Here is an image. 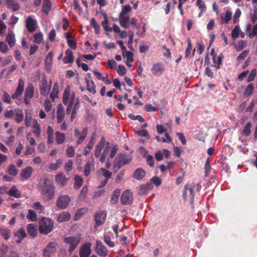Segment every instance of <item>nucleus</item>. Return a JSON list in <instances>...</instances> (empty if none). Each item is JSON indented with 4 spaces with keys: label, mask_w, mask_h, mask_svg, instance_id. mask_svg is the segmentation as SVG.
I'll use <instances>...</instances> for the list:
<instances>
[{
    "label": "nucleus",
    "mask_w": 257,
    "mask_h": 257,
    "mask_svg": "<svg viewBox=\"0 0 257 257\" xmlns=\"http://www.w3.org/2000/svg\"><path fill=\"white\" fill-rule=\"evenodd\" d=\"M59 93V86L57 82L55 83L53 86V89L52 92L50 93V97L52 100L54 101L55 98H57L58 96Z\"/></svg>",
    "instance_id": "obj_32"
},
{
    "label": "nucleus",
    "mask_w": 257,
    "mask_h": 257,
    "mask_svg": "<svg viewBox=\"0 0 257 257\" xmlns=\"http://www.w3.org/2000/svg\"><path fill=\"white\" fill-rule=\"evenodd\" d=\"M73 163L72 160H69L66 162L64 165V169L67 172H69L72 170L73 168Z\"/></svg>",
    "instance_id": "obj_56"
},
{
    "label": "nucleus",
    "mask_w": 257,
    "mask_h": 257,
    "mask_svg": "<svg viewBox=\"0 0 257 257\" xmlns=\"http://www.w3.org/2000/svg\"><path fill=\"white\" fill-rule=\"evenodd\" d=\"M8 173L11 175L16 176L18 173V170L14 165H11L8 168Z\"/></svg>",
    "instance_id": "obj_53"
},
{
    "label": "nucleus",
    "mask_w": 257,
    "mask_h": 257,
    "mask_svg": "<svg viewBox=\"0 0 257 257\" xmlns=\"http://www.w3.org/2000/svg\"><path fill=\"white\" fill-rule=\"evenodd\" d=\"M81 240V237L79 235L65 237L64 242L70 245L68 249V252L72 253L79 244Z\"/></svg>",
    "instance_id": "obj_7"
},
{
    "label": "nucleus",
    "mask_w": 257,
    "mask_h": 257,
    "mask_svg": "<svg viewBox=\"0 0 257 257\" xmlns=\"http://www.w3.org/2000/svg\"><path fill=\"white\" fill-rule=\"evenodd\" d=\"M99 173L102 175L103 176L105 177V180H108V179L111 177L112 175V173L111 172L103 168H101L99 170Z\"/></svg>",
    "instance_id": "obj_39"
},
{
    "label": "nucleus",
    "mask_w": 257,
    "mask_h": 257,
    "mask_svg": "<svg viewBox=\"0 0 257 257\" xmlns=\"http://www.w3.org/2000/svg\"><path fill=\"white\" fill-rule=\"evenodd\" d=\"M27 230L28 233L32 237H35L37 234V226L34 223L28 224Z\"/></svg>",
    "instance_id": "obj_25"
},
{
    "label": "nucleus",
    "mask_w": 257,
    "mask_h": 257,
    "mask_svg": "<svg viewBox=\"0 0 257 257\" xmlns=\"http://www.w3.org/2000/svg\"><path fill=\"white\" fill-rule=\"evenodd\" d=\"M55 135L56 142L57 144H62L65 142L66 140L65 134L59 131H56Z\"/></svg>",
    "instance_id": "obj_27"
},
{
    "label": "nucleus",
    "mask_w": 257,
    "mask_h": 257,
    "mask_svg": "<svg viewBox=\"0 0 257 257\" xmlns=\"http://www.w3.org/2000/svg\"><path fill=\"white\" fill-rule=\"evenodd\" d=\"M132 8L129 5L123 6L121 11L119 15V23L121 27L128 28L127 24L129 22V16L127 14L131 11Z\"/></svg>",
    "instance_id": "obj_5"
},
{
    "label": "nucleus",
    "mask_w": 257,
    "mask_h": 257,
    "mask_svg": "<svg viewBox=\"0 0 257 257\" xmlns=\"http://www.w3.org/2000/svg\"><path fill=\"white\" fill-rule=\"evenodd\" d=\"M85 81L86 82L87 84V89L88 91H89L90 93H92L93 94H94L96 92L93 82L92 81L91 83L92 84V86H91L89 84V80L87 78H85Z\"/></svg>",
    "instance_id": "obj_54"
},
{
    "label": "nucleus",
    "mask_w": 257,
    "mask_h": 257,
    "mask_svg": "<svg viewBox=\"0 0 257 257\" xmlns=\"http://www.w3.org/2000/svg\"><path fill=\"white\" fill-rule=\"evenodd\" d=\"M9 8L14 12L18 11L20 9V6L16 0H6Z\"/></svg>",
    "instance_id": "obj_29"
},
{
    "label": "nucleus",
    "mask_w": 257,
    "mask_h": 257,
    "mask_svg": "<svg viewBox=\"0 0 257 257\" xmlns=\"http://www.w3.org/2000/svg\"><path fill=\"white\" fill-rule=\"evenodd\" d=\"M251 123L250 122H248L245 125L244 129L242 131V134L245 136H248L251 133Z\"/></svg>",
    "instance_id": "obj_47"
},
{
    "label": "nucleus",
    "mask_w": 257,
    "mask_h": 257,
    "mask_svg": "<svg viewBox=\"0 0 257 257\" xmlns=\"http://www.w3.org/2000/svg\"><path fill=\"white\" fill-rule=\"evenodd\" d=\"M25 82L22 79L19 81V84L16 90V92L12 95L13 99L17 98L21 96L23 92Z\"/></svg>",
    "instance_id": "obj_16"
},
{
    "label": "nucleus",
    "mask_w": 257,
    "mask_h": 257,
    "mask_svg": "<svg viewBox=\"0 0 257 257\" xmlns=\"http://www.w3.org/2000/svg\"><path fill=\"white\" fill-rule=\"evenodd\" d=\"M121 190L119 189H115L113 192L111 199L112 204H116L120 195Z\"/></svg>",
    "instance_id": "obj_37"
},
{
    "label": "nucleus",
    "mask_w": 257,
    "mask_h": 257,
    "mask_svg": "<svg viewBox=\"0 0 257 257\" xmlns=\"http://www.w3.org/2000/svg\"><path fill=\"white\" fill-rule=\"evenodd\" d=\"M0 234L6 240H7L10 238L11 230L7 228L0 227Z\"/></svg>",
    "instance_id": "obj_36"
},
{
    "label": "nucleus",
    "mask_w": 257,
    "mask_h": 257,
    "mask_svg": "<svg viewBox=\"0 0 257 257\" xmlns=\"http://www.w3.org/2000/svg\"><path fill=\"white\" fill-rule=\"evenodd\" d=\"M120 199L123 205H128L132 203L133 201L132 193L128 190L124 191L121 196Z\"/></svg>",
    "instance_id": "obj_13"
},
{
    "label": "nucleus",
    "mask_w": 257,
    "mask_h": 257,
    "mask_svg": "<svg viewBox=\"0 0 257 257\" xmlns=\"http://www.w3.org/2000/svg\"><path fill=\"white\" fill-rule=\"evenodd\" d=\"M132 160L131 157L126 154H120L117 156L113 161V170L117 171L123 165L128 164Z\"/></svg>",
    "instance_id": "obj_4"
},
{
    "label": "nucleus",
    "mask_w": 257,
    "mask_h": 257,
    "mask_svg": "<svg viewBox=\"0 0 257 257\" xmlns=\"http://www.w3.org/2000/svg\"><path fill=\"white\" fill-rule=\"evenodd\" d=\"M6 41L9 44V45L11 47H13L15 45V35L13 33H9L7 37H6Z\"/></svg>",
    "instance_id": "obj_41"
},
{
    "label": "nucleus",
    "mask_w": 257,
    "mask_h": 257,
    "mask_svg": "<svg viewBox=\"0 0 257 257\" xmlns=\"http://www.w3.org/2000/svg\"><path fill=\"white\" fill-rule=\"evenodd\" d=\"M95 143L94 139L92 138L89 141L88 145L86 146L85 151H84V155L87 156L90 153L91 150L93 147L94 144Z\"/></svg>",
    "instance_id": "obj_38"
},
{
    "label": "nucleus",
    "mask_w": 257,
    "mask_h": 257,
    "mask_svg": "<svg viewBox=\"0 0 257 257\" xmlns=\"http://www.w3.org/2000/svg\"><path fill=\"white\" fill-rule=\"evenodd\" d=\"M53 222L48 218H43L40 221L39 232L40 233L47 234L53 228Z\"/></svg>",
    "instance_id": "obj_6"
},
{
    "label": "nucleus",
    "mask_w": 257,
    "mask_h": 257,
    "mask_svg": "<svg viewBox=\"0 0 257 257\" xmlns=\"http://www.w3.org/2000/svg\"><path fill=\"white\" fill-rule=\"evenodd\" d=\"M32 126L33 128V133L35 136L39 138L41 136V130L40 125L36 119L32 121Z\"/></svg>",
    "instance_id": "obj_21"
},
{
    "label": "nucleus",
    "mask_w": 257,
    "mask_h": 257,
    "mask_svg": "<svg viewBox=\"0 0 257 257\" xmlns=\"http://www.w3.org/2000/svg\"><path fill=\"white\" fill-rule=\"evenodd\" d=\"M7 194L15 198H19L21 197V192L16 189L15 186L12 187L8 192Z\"/></svg>",
    "instance_id": "obj_35"
},
{
    "label": "nucleus",
    "mask_w": 257,
    "mask_h": 257,
    "mask_svg": "<svg viewBox=\"0 0 257 257\" xmlns=\"http://www.w3.org/2000/svg\"><path fill=\"white\" fill-rule=\"evenodd\" d=\"M232 13L230 11H226L224 16L221 17L222 23L227 24L231 19Z\"/></svg>",
    "instance_id": "obj_40"
},
{
    "label": "nucleus",
    "mask_w": 257,
    "mask_h": 257,
    "mask_svg": "<svg viewBox=\"0 0 257 257\" xmlns=\"http://www.w3.org/2000/svg\"><path fill=\"white\" fill-rule=\"evenodd\" d=\"M34 42L36 43H40L43 40V34L41 33H36L34 35Z\"/></svg>",
    "instance_id": "obj_59"
},
{
    "label": "nucleus",
    "mask_w": 257,
    "mask_h": 257,
    "mask_svg": "<svg viewBox=\"0 0 257 257\" xmlns=\"http://www.w3.org/2000/svg\"><path fill=\"white\" fill-rule=\"evenodd\" d=\"M92 244L89 242H85L80 247L79 255L80 257H88L91 253Z\"/></svg>",
    "instance_id": "obj_11"
},
{
    "label": "nucleus",
    "mask_w": 257,
    "mask_h": 257,
    "mask_svg": "<svg viewBox=\"0 0 257 257\" xmlns=\"http://www.w3.org/2000/svg\"><path fill=\"white\" fill-rule=\"evenodd\" d=\"M44 105L45 107V110L46 112H49L51 109L52 103L48 98H47L45 100Z\"/></svg>",
    "instance_id": "obj_60"
},
{
    "label": "nucleus",
    "mask_w": 257,
    "mask_h": 257,
    "mask_svg": "<svg viewBox=\"0 0 257 257\" xmlns=\"http://www.w3.org/2000/svg\"><path fill=\"white\" fill-rule=\"evenodd\" d=\"M39 191L42 199L45 201H49L54 196V187L50 181L45 179L39 185Z\"/></svg>",
    "instance_id": "obj_1"
},
{
    "label": "nucleus",
    "mask_w": 257,
    "mask_h": 257,
    "mask_svg": "<svg viewBox=\"0 0 257 257\" xmlns=\"http://www.w3.org/2000/svg\"><path fill=\"white\" fill-rule=\"evenodd\" d=\"M65 56L64 57V63L65 64L72 63L74 61V57L72 51L70 49H67L65 52Z\"/></svg>",
    "instance_id": "obj_28"
},
{
    "label": "nucleus",
    "mask_w": 257,
    "mask_h": 257,
    "mask_svg": "<svg viewBox=\"0 0 257 257\" xmlns=\"http://www.w3.org/2000/svg\"><path fill=\"white\" fill-rule=\"evenodd\" d=\"M71 218L70 214L67 211H63L59 214L57 217V221L59 222L68 221Z\"/></svg>",
    "instance_id": "obj_23"
},
{
    "label": "nucleus",
    "mask_w": 257,
    "mask_h": 257,
    "mask_svg": "<svg viewBox=\"0 0 257 257\" xmlns=\"http://www.w3.org/2000/svg\"><path fill=\"white\" fill-rule=\"evenodd\" d=\"M146 175V172L142 168H139L135 171L134 177L138 180L142 179Z\"/></svg>",
    "instance_id": "obj_30"
},
{
    "label": "nucleus",
    "mask_w": 257,
    "mask_h": 257,
    "mask_svg": "<svg viewBox=\"0 0 257 257\" xmlns=\"http://www.w3.org/2000/svg\"><path fill=\"white\" fill-rule=\"evenodd\" d=\"M256 75V70L255 69H253L251 71V72L247 78V82H249L250 81H253Z\"/></svg>",
    "instance_id": "obj_64"
},
{
    "label": "nucleus",
    "mask_w": 257,
    "mask_h": 257,
    "mask_svg": "<svg viewBox=\"0 0 257 257\" xmlns=\"http://www.w3.org/2000/svg\"><path fill=\"white\" fill-rule=\"evenodd\" d=\"M104 241L110 247H113L115 245L114 243L111 241V238L107 234L104 235Z\"/></svg>",
    "instance_id": "obj_49"
},
{
    "label": "nucleus",
    "mask_w": 257,
    "mask_h": 257,
    "mask_svg": "<svg viewBox=\"0 0 257 257\" xmlns=\"http://www.w3.org/2000/svg\"><path fill=\"white\" fill-rule=\"evenodd\" d=\"M90 24L92 26L94 30V32L96 34H98L100 32V26L96 22L95 19L92 18L90 20Z\"/></svg>",
    "instance_id": "obj_44"
},
{
    "label": "nucleus",
    "mask_w": 257,
    "mask_h": 257,
    "mask_svg": "<svg viewBox=\"0 0 257 257\" xmlns=\"http://www.w3.org/2000/svg\"><path fill=\"white\" fill-rule=\"evenodd\" d=\"M240 29L238 26H235L231 32V36L233 38H237L239 37Z\"/></svg>",
    "instance_id": "obj_51"
},
{
    "label": "nucleus",
    "mask_w": 257,
    "mask_h": 257,
    "mask_svg": "<svg viewBox=\"0 0 257 257\" xmlns=\"http://www.w3.org/2000/svg\"><path fill=\"white\" fill-rule=\"evenodd\" d=\"M34 95V88L32 84H29L26 88L25 92V102L26 104L30 103L31 98Z\"/></svg>",
    "instance_id": "obj_14"
},
{
    "label": "nucleus",
    "mask_w": 257,
    "mask_h": 257,
    "mask_svg": "<svg viewBox=\"0 0 257 257\" xmlns=\"http://www.w3.org/2000/svg\"><path fill=\"white\" fill-rule=\"evenodd\" d=\"M153 188V186L151 183L143 184L140 187L139 194L141 195H145Z\"/></svg>",
    "instance_id": "obj_19"
},
{
    "label": "nucleus",
    "mask_w": 257,
    "mask_h": 257,
    "mask_svg": "<svg viewBox=\"0 0 257 257\" xmlns=\"http://www.w3.org/2000/svg\"><path fill=\"white\" fill-rule=\"evenodd\" d=\"M95 244V251L98 255L102 257H105L107 255L108 250L102 242L100 240H96Z\"/></svg>",
    "instance_id": "obj_9"
},
{
    "label": "nucleus",
    "mask_w": 257,
    "mask_h": 257,
    "mask_svg": "<svg viewBox=\"0 0 257 257\" xmlns=\"http://www.w3.org/2000/svg\"><path fill=\"white\" fill-rule=\"evenodd\" d=\"M16 236L18 237L19 238L24 239L27 236V234L25 230L23 228H21L16 233Z\"/></svg>",
    "instance_id": "obj_55"
},
{
    "label": "nucleus",
    "mask_w": 257,
    "mask_h": 257,
    "mask_svg": "<svg viewBox=\"0 0 257 257\" xmlns=\"http://www.w3.org/2000/svg\"><path fill=\"white\" fill-rule=\"evenodd\" d=\"M55 180L57 184L61 186H64L67 181V178L63 173H60L56 175Z\"/></svg>",
    "instance_id": "obj_24"
},
{
    "label": "nucleus",
    "mask_w": 257,
    "mask_h": 257,
    "mask_svg": "<svg viewBox=\"0 0 257 257\" xmlns=\"http://www.w3.org/2000/svg\"><path fill=\"white\" fill-rule=\"evenodd\" d=\"M57 244L54 242H51L44 248L43 256L44 257H52L57 249Z\"/></svg>",
    "instance_id": "obj_8"
},
{
    "label": "nucleus",
    "mask_w": 257,
    "mask_h": 257,
    "mask_svg": "<svg viewBox=\"0 0 257 257\" xmlns=\"http://www.w3.org/2000/svg\"><path fill=\"white\" fill-rule=\"evenodd\" d=\"M150 183H154L157 186H160L161 184L162 181L160 178L157 176H155L150 179Z\"/></svg>",
    "instance_id": "obj_63"
},
{
    "label": "nucleus",
    "mask_w": 257,
    "mask_h": 257,
    "mask_svg": "<svg viewBox=\"0 0 257 257\" xmlns=\"http://www.w3.org/2000/svg\"><path fill=\"white\" fill-rule=\"evenodd\" d=\"M31 118H32L31 114L30 113H28L26 111V114H25V125L27 127H29L31 126Z\"/></svg>",
    "instance_id": "obj_52"
},
{
    "label": "nucleus",
    "mask_w": 257,
    "mask_h": 257,
    "mask_svg": "<svg viewBox=\"0 0 257 257\" xmlns=\"http://www.w3.org/2000/svg\"><path fill=\"white\" fill-rule=\"evenodd\" d=\"M3 100L8 104H11L12 102L10 95L6 92H5L3 94Z\"/></svg>",
    "instance_id": "obj_58"
},
{
    "label": "nucleus",
    "mask_w": 257,
    "mask_h": 257,
    "mask_svg": "<svg viewBox=\"0 0 257 257\" xmlns=\"http://www.w3.org/2000/svg\"><path fill=\"white\" fill-rule=\"evenodd\" d=\"M79 102L78 99H77V101L75 102L74 105L73 106V109H72V112H71V114L70 119H71V121H73L74 119L75 118V114L76 113L77 110L79 108V106H78L79 105Z\"/></svg>",
    "instance_id": "obj_45"
},
{
    "label": "nucleus",
    "mask_w": 257,
    "mask_h": 257,
    "mask_svg": "<svg viewBox=\"0 0 257 257\" xmlns=\"http://www.w3.org/2000/svg\"><path fill=\"white\" fill-rule=\"evenodd\" d=\"M198 191V186L196 184L188 185L186 184L183 189V197L185 201L189 200L190 203L192 205L194 198Z\"/></svg>",
    "instance_id": "obj_2"
},
{
    "label": "nucleus",
    "mask_w": 257,
    "mask_h": 257,
    "mask_svg": "<svg viewBox=\"0 0 257 257\" xmlns=\"http://www.w3.org/2000/svg\"><path fill=\"white\" fill-rule=\"evenodd\" d=\"M74 181H75V183H74L75 187L77 189L80 188V187H81L82 185H83V180L82 178H81V177H80L79 176L76 175L74 177Z\"/></svg>",
    "instance_id": "obj_42"
},
{
    "label": "nucleus",
    "mask_w": 257,
    "mask_h": 257,
    "mask_svg": "<svg viewBox=\"0 0 257 257\" xmlns=\"http://www.w3.org/2000/svg\"><path fill=\"white\" fill-rule=\"evenodd\" d=\"M33 207L38 210L39 213H41L44 209V206L39 202H35L33 204Z\"/></svg>",
    "instance_id": "obj_61"
},
{
    "label": "nucleus",
    "mask_w": 257,
    "mask_h": 257,
    "mask_svg": "<svg viewBox=\"0 0 257 257\" xmlns=\"http://www.w3.org/2000/svg\"><path fill=\"white\" fill-rule=\"evenodd\" d=\"M15 120L17 122H21L24 119V114L22 109H15V114L14 115Z\"/></svg>",
    "instance_id": "obj_33"
},
{
    "label": "nucleus",
    "mask_w": 257,
    "mask_h": 257,
    "mask_svg": "<svg viewBox=\"0 0 257 257\" xmlns=\"http://www.w3.org/2000/svg\"><path fill=\"white\" fill-rule=\"evenodd\" d=\"M37 26V23L36 20L29 17L26 20V27L29 32L32 33L35 31Z\"/></svg>",
    "instance_id": "obj_17"
},
{
    "label": "nucleus",
    "mask_w": 257,
    "mask_h": 257,
    "mask_svg": "<svg viewBox=\"0 0 257 257\" xmlns=\"http://www.w3.org/2000/svg\"><path fill=\"white\" fill-rule=\"evenodd\" d=\"M123 57L126 59V62H133V53L131 51L126 52L125 54H123Z\"/></svg>",
    "instance_id": "obj_62"
},
{
    "label": "nucleus",
    "mask_w": 257,
    "mask_h": 257,
    "mask_svg": "<svg viewBox=\"0 0 257 257\" xmlns=\"http://www.w3.org/2000/svg\"><path fill=\"white\" fill-rule=\"evenodd\" d=\"M106 216V214L103 211L96 213L95 214V219L96 225L99 226L102 224L105 220Z\"/></svg>",
    "instance_id": "obj_20"
},
{
    "label": "nucleus",
    "mask_w": 257,
    "mask_h": 257,
    "mask_svg": "<svg viewBox=\"0 0 257 257\" xmlns=\"http://www.w3.org/2000/svg\"><path fill=\"white\" fill-rule=\"evenodd\" d=\"M63 162V159H58L56 160L55 163H51L49 166V169L52 171L57 170L60 166L62 164Z\"/></svg>",
    "instance_id": "obj_31"
},
{
    "label": "nucleus",
    "mask_w": 257,
    "mask_h": 257,
    "mask_svg": "<svg viewBox=\"0 0 257 257\" xmlns=\"http://www.w3.org/2000/svg\"><path fill=\"white\" fill-rule=\"evenodd\" d=\"M164 66L161 63H156L153 65L151 68V72L156 76L161 75L165 71Z\"/></svg>",
    "instance_id": "obj_15"
},
{
    "label": "nucleus",
    "mask_w": 257,
    "mask_h": 257,
    "mask_svg": "<svg viewBox=\"0 0 257 257\" xmlns=\"http://www.w3.org/2000/svg\"><path fill=\"white\" fill-rule=\"evenodd\" d=\"M78 98H75V93L71 91L69 86H67L63 92L62 101L65 105H74Z\"/></svg>",
    "instance_id": "obj_3"
},
{
    "label": "nucleus",
    "mask_w": 257,
    "mask_h": 257,
    "mask_svg": "<svg viewBox=\"0 0 257 257\" xmlns=\"http://www.w3.org/2000/svg\"><path fill=\"white\" fill-rule=\"evenodd\" d=\"M253 89H254L253 84L252 83L249 84L244 90V95H245L246 96H248L252 94Z\"/></svg>",
    "instance_id": "obj_46"
},
{
    "label": "nucleus",
    "mask_w": 257,
    "mask_h": 257,
    "mask_svg": "<svg viewBox=\"0 0 257 257\" xmlns=\"http://www.w3.org/2000/svg\"><path fill=\"white\" fill-rule=\"evenodd\" d=\"M32 172V168L31 167H27L22 170L20 175L24 179H28L31 177Z\"/></svg>",
    "instance_id": "obj_26"
},
{
    "label": "nucleus",
    "mask_w": 257,
    "mask_h": 257,
    "mask_svg": "<svg viewBox=\"0 0 257 257\" xmlns=\"http://www.w3.org/2000/svg\"><path fill=\"white\" fill-rule=\"evenodd\" d=\"M105 143V139L104 137L101 138L100 141L97 144L95 147L94 155L96 157H99L101 154V151L104 148Z\"/></svg>",
    "instance_id": "obj_18"
},
{
    "label": "nucleus",
    "mask_w": 257,
    "mask_h": 257,
    "mask_svg": "<svg viewBox=\"0 0 257 257\" xmlns=\"http://www.w3.org/2000/svg\"><path fill=\"white\" fill-rule=\"evenodd\" d=\"M51 3L50 0H43L42 11L46 14H48L51 9Z\"/></svg>",
    "instance_id": "obj_34"
},
{
    "label": "nucleus",
    "mask_w": 257,
    "mask_h": 257,
    "mask_svg": "<svg viewBox=\"0 0 257 257\" xmlns=\"http://www.w3.org/2000/svg\"><path fill=\"white\" fill-rule=\"evenodd\" d=\"M65 116L64 108L61 104H59L57 111V119L58 123H61Z\"/></svg>",
    "instance_id": "obj_22"
},
{
    "label": "nucleus",
    "mask_w": 257,
    "mask_h": 257,
    "mask_svg": "<svg viewBox=\"0 0 257 257\" xmlns=\"http://www.w3.org/2000/svg\"><path fill=\"white\" fill-rule=\"evenodd\" d=\"M246 42L243 40L239 41L235 45V47L237 51H240L246 46Z\"/></svg>",
    "instance_id": "obj_48"
},
{
    "label": "nucleus",
    "mask_w": 257,
    "mask_h": 257,
    "mask_svg": "<svg viewBox=\"0 0 257 257\" xmlns=\"http://www.w3.org/2000/svg\"><path fill=\"white\" fill-rule=\"evenodd\" d=\"M29 214L27 216V218L30 220L31 221H35L37 220V215L36 212L32 210L29 209L28 210Z\"/></svg>",
    "instance_id": "obj_50"
},
{
    "label": "nucleus",
    "mask_w": 257,
    "mask_h": 257,
    "mask_svg": "<svg viewBox=\"0 0 257 257\" xmlns=\"http://www.w3.org/2000/svg\"><path fill=\"white\" fill-rule=\"evenodd\" d=\"M53 53L50 52L45 58V62L46 67H50L53 60Z\"/></svg>",
    "instance_id": "obj_43"
},
{
    "label": "nucleus",
    "mask_w": 257,
    "mask_h": 257,
    "mask_svg": "<svg viewBox=\"0 0 257 257\" xmlns=\"http://www.w3.org/2000/svg\"><path fill=\"white\" fill-rule=\"evenodd\" d=\"M105 19L101 23L102 26L105 31H111L112 29L108 26V21L106 18V16L105 15Z\"/></svg>",
    "instance_id": "obj_57"
},
{
    "label": "nucleus",
    "mask_w": 257,
    "mask_h": 257,
    "mask_svg": "<svg viewBox=\"0 0 257 257\" xmlns=\"http://www.w3.org/2000/svg\"><path fill=\"white\" fill-rule=\"evenodd\" d=\"M52 83V82L50 81L48 84L47 80L45 79L42 80V83L40 86V91L41 95L47 96L49 94L51 88Z\"/></svg>",
    "instance_id": "obj_12"
},
{
    "label": "nucleus",
    "mask_w": 257,
    "mask_h": 257,
    "mask_svg": "<svg viewBox=\"0 0 257 257\" xmlns=\"http://www.w3.org/2000/svg\"><path fill=\"white\" fill-rule=\"evenodd\" d=\"M70 198L67 195H61L56 201L57 206L61 209H64L67 207L70 202Z\"/></svg>",
    "instance_id": "obj_10"
}]
</instances>
